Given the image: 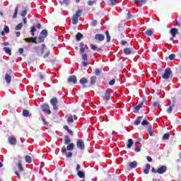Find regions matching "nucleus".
<instances>
[{"instance_id":"57","label":"nucleus","mask_w":181,"mask_h":181,"mask_svg":"<svg viewBox=\"0 0 181 181\" xmlns=\"http://www.w3.org/2000/svg\"><path fill=\"white\" fill-rule=\"evenodd\" d=\"M50 54V52H47L45 55H44V59H47Z\"/></svg>"},{"instance_id":"32","label":"nucleus","mask_w":181,"mask_h":181,"mask_svg":"<svg viewBox=\"0 0 181 181\" xmlns=\"http://www.w3.org/2000/svg\"><path fill=\"white\" fill-rule=\"evenodd\" d=\"M35 32H36V26L33 25L30 28L31 36H35Z\"/></svg>"},{"instance_id":"14","label":"nucleus","mask_w":181,"mask_h":181,"mask_svg":"<svg viewBox=\"0 0 181 181\" xmlns=\"http://www.w3.org/2000/svg\"><path fill=\"white\" fill-rule=\"evenodd\" d=\"M10 145H16V137L14 136H10L8 138Z\"/></svg>"},{"instance_id":"15","label":"nucleus","mask_w":181,"mask_h":181,"mask_svg":"<svg viewBox=\"0 0 181 181\" xmlns=\"http://www.w3.org/2000/svg\"><path fill=\"white\" fill-rule=\"evenodd\" d=\"M136 166H138V163L136 160H134L133 162L129 163L127 168L128 169H135Z\"/></svg>"},{"instance_id":"21","label":"nucleus","mask_w":181,"mask_h":181,"mask_svg":"<svg viewBox=\"0 0 181 181\" xmlns=\"http://www.w3.org/2000/svg\"><path fill=\"white\" fill-rule=\"evenodd\" d=\"M132 145H134V140L132 139H129L127 143V146L129 149L132 148Z\"/></svg>"},{"instance_id":"49","label":"nucleus","mask_w":181,"mask_h":181,"mask_svg":"<svg viewBox=\"0 0 181 181\" xmlns=\"http://www.w3.org/2000/svg\"><path fill=\"white\" fill-rule=\"evenodd\" d=\"M70 3V0H63V1H61V5H63V4H64L65 5H69V4Z\"/></svg>"},{"instance_id":"34","label":"nucleus","mask_w":181,"mask_h":181,"mask_svg":"<svg viewBox=\"0 0 181 181\" xmlns=\"http://www.w3.org/2000/svg\"><path fill=\"white\" fill-rule=\"evenodd\" d=\"M22 28H23V23H20L18 25H17L15 28L16 30H21L22 29Z\"/></svg>"},{"instance_id":"25","label":"nucleus","mask_w":181,"mask_h":181,"mask_svg":"<svg viewBox=\"0 0 181 181\" xmlns=\"http://www.w3.org/2000/svg\"><path fill=\"white\" fill-rule=\"evenodd\" d=\"M83 37H84V36L83 35V34H81V33H78L76 35V39L78 42H80V40H81V39H83Z\"/></svg>"},{"instance_id":"59","label":"nucleus","mask_w":181,"mask_h":181,"mask_svg":"<svg viewBox=\"0 0 181 181\" xmlns=\"http://www.w3.org/2000/svg\"><path fill=\"white\" fill-rule=\"evenodd\" d=\"M134 151L135 152H141V147H135Z\"/></svg>"},{"instance_id":"33","label":"nucleus","mask_w":181,"mask_h":181,"mask_svg":"<svg viewBox=\"0 0 181 181\" xmlns=\"http://www.w3.org/2000/svg\"><path fill=\"white\" fill-rule=\"evenodd\" d=\"M108 4L110 6H115L117 5V0H109Z\"/></svg>"},{"instance_id":"2","label":"nucleus","mask_w":181,"mask_h":181,"mask_svg":"<svg viewBox=\"0 0 181 181\" xmlns=\"http://www.w3.org/2000/svg\"><path fill=\"white\" fill-rule=\"evenodd\" d=\"M81 13H83V10L78 9L76 11L75 15L72 16V23L73 25H77L78 23V18L81 16Z\"/></svg>"},{"instance_id":"26","label":"nucleus","mask_w":181,"mask_h":181,"mask_svg":"<svg viewBox=\"0 0 181 181\" xmlns=\"http://www.w3.org/2000/svg\"><path fill=\"white\" fill-rule=\"evenodd\" d=\"M18 168L19 172H23V167L22 166V160H21L18 161Z\"/></svg>"},{"instance_id":"62","label":"nucleus","mask_w":181,"mask_h":181,"mask_svg":"<svg viewBox=\"0 0 181 181\" xmlns=\"http://www.w3.org/2000/svg\"><path fill=\"white\" fill-rule=\"evenodd\" d=\"M80 169H81V166H80L78 164H77V165H76V171L77 172L81 171Z\"/></svg>"},{"instance_id":"30","label":"nucleus","mask_w":181,"mask_h":181,"mask_svg":"<svg viewBox=\"0 0 181 181\" xmlns=\"http://www.w3.org/2000/svg\"><path fill=\"white\" fill-rule=\"evenodd\" d=\"M105 33L106 35L107 42H111V36H110V32H108V30H105Z\"/></svg>"},{"instance_id":"12","label":"nucleus","mask_w":181,"mask_h":181,"mask_svg":"<svg viewBox=\"0 0 181 181\" xmlns=\"http://www.w3.org/2000/svg\"><path fill=\"white\" fill-rule=\"evenodd\" d=\"M142 107H144V102H141L139 105H136L134 107L133 112H134L135 114H137V112H139V110H141Z\"/></svg>"},{"instance_id":"18","label":"nucleus","mask_w":181,"mask_h":181,"mask_svg":"<svg viewBox=\"0 0 181 181\" xmlns=\"http://www.w3.org/2000/svg\"><path fill=\"white\" fill-rule=\"evenodd\" d=\"M178 30L177 28H173L170 30V33L173 37H176V35H177Z\"/></svg>"},{"instance_id":"54","label":"nucleus","mask_w":181,"mask_h":181,"mask_svg":"<svg viewBox=\"0 0 181 181\" xmlns=\"http://www.w3.org/2000/svg\"><path fill=\"white\" fill-rule=\"evenodd\" d=\"M86 52V47H81V49H80V53L81 54H84V52Z\"/></svg>"},{"instance_id":"40","label":"nucleus","mask_w":181,"mask_h":181,"mask_svg":"<svg viewBox=\"0 0 181 181\" xmlns=\"http://www.w3.org/2000/svg\"><path fill=\"white\" fill-rule=\"evenodd\" d=\"M95 4H97V1H95V0L88 1V5L89 6H93V5H95Z\"/></svg>"},{"instance_id":"4","label":"nucleus","mask_w":181,"mask_h":181,"mask_svg":"<svg viewBox=\"0 0 181 181\" xmlns=\"http://www.w3.org/2000/svg\"><path fill=\"white\" fill-rule=\"evenodd\" d=\"M170 76H172V70L170 68H167L162 75V78L164 80H169V78H170Z\"/></svg>"},{"instance_id":"11","label":"nucleus","mask_w":181,"mask_h":181,"mask_svg":"<svg viewBox=\"0 0 181 181\" xmlns=\"http://www.w3.org/2000/svg\"><path fill=\"white\" fill-rule=\"evenodd\" d=\"M68 83H72L73 84L77 83V77L74 75L70 76L67 79Z\"/></svg>"},{"instance_id":"56","label":"nucleus","mask_w":181,"mask_h":181,"mask_svg":"<svg viewBox=\"0 0 181 181\" xmlns=\"http://www.w3.org/2000/svg\"><path fill=\"white\" fill-rule=\"evenodd\" d=\"M42 121L44 122V125H49V123L46 122V119H45V117H42Z\"/></svg>"},{"instance_id":"17","label":"nucleus","mask_w":181,"mask_h":181,"mask_svg":"<svg viewBox=\"0 0 181 181\" xmlns=\"http://www.w3.org/2000/svg\"><path fill=\"white\" fill-rule=\"evenodd\" d=\"M105 100L107 101V103L111 100V93L108 92V90H106L105 92Z\"/></svg>"},{"instance_id":"63","label":"nucleus","mask_w":181,"mask_h":181,"mask_svg":"<svg viewBox=\"0 0 181 181\" xmlns=\"http://www.w3.org/2000/svg\"><path fill=\"white\" fill-rule=\"evenodd\" d=\"M146 159H147L148 162H152V157H151V156H147V157H146Z\"/></svg>"},{"instance_id":"64","label":"nucleus","mask_w":181,"mask_h":181,"mask_svg":"<svg viewBox=\"0 0 181 181\" xmlns=\"http://www.w3.org/2000/svg\"><path fill=\"white\" fill-rule=\"evenodd\" d=\"M18 52L20 53V54H23V48H20V49H18Z\"/></svg>"},{"instance_id":"53","label":"nucleus","mask_w":181,"mask_h":181,"mask_svg":"<svg viewBox=\"0 0 181 181\" xmlns=\"http://www.w3.org/2000/svg\"><path fill=\"white\" fill-rule=\"evenodd\" d=\"M115 84V79H112L109 82V86H114Z\"/></svg>"},{"instance_id":"20","label":"nucleus","mask_w":181,"mask_h":181,"mask_svg":"<svg viewBox=\"0 0 181 181\" xmlns=\"http://www.w3.org/2000/svg\"><path fill=\"white\" fill-rule=\"evenodd\" d=\"M3 50L4 52H5V53H6V54H8V56H12V50L11 49V48L5 47L3 48Z\"/></svg>"},{"instance_id":"19","label":"nucleus","mask_w":181,"mask_h":181,"mask_svg":"<svg viewBox=\"0 0 181 181\" xmlns=\"http://www.w3.org/2000/svg\"><path fill=\"white\" fill-rule=\"evenodd\" d=\"M123 52L124 53V54H126L127 56L129 55V54H132V49L131 48L129 47H126L123 49Z\"/></svg>"},{"instance_id":"46","label":"nucleus","mask_w":181,"mask_h":181,"mask_svg":"<svg viewBox=\"0 0 181 181\" xmlns=\"http://www.w3.org/2000/svg\"><path fill=\"white\" fill-rule=\"evenodd\" d=\"M98 23L97 20H94L90 23V26H97Z\"/></svg>"},{"instance_id":"47","label":"nucleus","mask_w":181,"mask_h":181,"mask_svg":"<svg viewBox=\"0 0 181 181\" xmlns=\"http://www.w3.org/2000/svg\"><path fill=\"white\" fill-rule=\"evenodd\" d=\"M148 132L151 136H153V129H152V128L148 129Z\"/></svg>"},{"instance_id":"31","label":"nucleus","mask_w":181,"mask_h":181,"mask_svg":"<svg viewBox=\"0 0 181 181\" xmlns=\"http://www.w3.org/2000/svg\"><path fill=\"white\" fill-rule=\"evenodd\" d=\"M141 119H142V116L138 117L134 121V125H139V124H141Z\"/></svg>"},{"instance_id":"41","label":"nucleus","mask_w":181,"mask_h":181,"mask_svg":"<svg viewBox=\"0 0 181 181\" xmlns=\"http://www.w3.org/2000/svg\"><path fill=\"white\" fill-rule=\"evenodd\" d=\"M81 56H82V59H83V60H84V62H87V60H88L87 54H86V53L81 54Z\"/></svg>"},{"instance_id":"55","label":"nucleus","mask_w":181,"mask_h":181,"mask_svg":"<svg viewBox=\"0 0 181 181\" xmlns=\"http://www.w3.org/2000/svg\"><path fill=\"white\" fill-rule=\"evenodd\" d=\"M127 43H128V42L122 40L121 42H120V45H122V46H124L125 45H127Z\"/></svg>"},{"instance_id":"23","label":"nucleus","mask_w":181,"mask_h":181,"mask_svg":"<svg viewBox=\"0 0 181 181\" xmlns=\"http://www.w3.org/2000/svg\"><path fill=\"white\" fill-rule=\"evenodd\" d=\"M149 169H151V165L150 164H146V168L143 171L144 175H148L149 174Z\"/></svg>"},{"instance_id":"10","label":"nucleus","mask_w":181,"mask_h":181,"mask_svg":"<svg viewBox=\"0 0 181 181\" xmlns=\"http://www.w3.org/2000/svg\"><path fill=\"white\" fill-rule=\"evenodd\" d=\"M37 39V37H28V38H25L24 40L25 42H27V43H35V45H37V41H36Z\"/></svg>"},{"instance_id":"7","label":"nucleus","mask_w":181,"mask_h":181,"mask_svg":"<svg viewBox=\"0 0 181 181\" xmlns=\"http://www.w3.org/2000/svg\"><path fill=\"white\" fill-rule=\"evenodd\" d=\"M12 80V70H9L6 73L5 81L7 84H11Z\"/></svg>"},{"instance_id":"42","label":"nucleus","mask_w":181,"mask_h":181,"mask_svg":"<svg viewBox=\"0 0 181 181\" xmlns=\"http://www.w3.org/2000/svg\"><path fill=\"white\" fill-rule=\"evenodd\" d=\"M26 15H28V10H24V11H21V16H22L23 18H25V16H26Z\"/></svg>"},{"instance_id":"27","label":"nucleus","mask_w":181,"mask_h":181,"mask_svg":"<svg viewBox=\"0 0 181 181\" xmlns=\"http://www.w3.org/2000/svg\"><path fill=\"white\" fill-rule=\"evenodd\" d=\"M77 175H78V177H80L81 179H84L86 177V174L84 173V172H83L81 170L78 171Z\"/></svg>"},{"instance_id":"52","label":"nucleus","mask_w":181,"mask_h":181,"mask_svg":"<svg viewBox=\"0 0 181 181\" xmlns=\"http://www.w3.org/2000/svg\"><path fill=\"white\" fill-rule=\"evenodd\" d=\"M148 120L146 119H144L142 122H141V125H143L144 127H145L146 125H148Z\"/></svg>"},{"instance_id":"38","label":"nucleus","mask_w":181,"mask_h":181,"mask_svg":"<svg viewBox=\"0 0 181 181\" xmlns=\"http://www.w3.org/2000/svg\"><path fill=\"white\" fill-rule=\"evenodd\" d=\"M170 138V134L169 133H165L163 137H162V139L163 140H168Z\"/></svg>"},{"instance_id":"16","label":"nucleus","mask_w":181,"mask_h":181,"mask_svg":"<svg viewBox=\"0 0 181 181\" xmlns=\"http://www.w3.org/2000/svg\"><path fill=\"white\" fill-rule=\"evenodd\" d=\"M90 47L92 50H93V52H101V50H103L101 47H98L97 45L93 44L90 45Z\"/></svg>"},{"instance_id":"44","label":"nucleus","mask_w":181,"mask_h":181,"mask_svg":"<svg viewBox=\"0 0 181 181\" xmlns=\"http://www.w3.org/2000/svg\"><path fill=\"white\" fill-rule=\"evenodd\" d=\"M173 110V105H171V106H170L169 107H168V109H167V112H168V114H172Z\"/></svg>"},{"instance_id":"9","label":"nucleus","mask_w":181,"mask_h":181,"mask_svg":"<svg viewBox=\"0 0 181 181\" xmlns=\"http://www.w3.org/2000/svg\"><path fill=\"white\" fill-rule=\"evenodd\" d=\"M80 84H81L83 88H87V87H90V84L88 85V79L86 78H81L79 81Z\"/></svg>"},{"instance_id":"1","label":"nucleus","mask_w":181,"mask_h":181,"mask_svg":"<svg viewBox=\"0 0 181 181\" xmlns=\"http://www.w3.org/2000/svg\"><path fill=\"white\" fill-rule=\"evenodd\" d=\"M168 170V167L166 165H160L157 170L155 168H151L152 173H158V175H163V173H166Z\"/></svg>"},{"instance_id":"8","label":"nucleus","mask_w":181,"mask_h":181,"mask_svg":"<svg viewBox=\"0 0 181 181\" xmlns=\"http://www.w3.org/2000/svg\"><path fill=\"white\" fill-rule=\"evenodd\" d=\"M41 110L43 111V112H47L49 115L52 114V111L50 110V106H49V104L47 103L41 105Z\"/></svg>"},{"instance_id":"39","label":"nucleus","mask_w":181,"mask_h":181,"mask_svg":"<svg viewBox=\"0 0 181 181\" xmlns=\"http://www.w3.org/2000/svg\"><path fill=\"white\" fill-rule=\"evenodd\" d=\"M23 117H29V110L23 109Z\"/></svg>"},{"instance_id":"5","label":"nucleus","mask_w":181,"mask_h":181,"mask_svg":"<svg viewBox=\"0 0 181 181\" xmlns=\"http://www.w3.org/2000/svg\"><path fill=\"white\" fill-rule=\"evenodd\" d=\"M76 146L80 151H84V149H86V144H84V141L81 139H77Z\"/></svg>"},{"instance_id":"22","label":"nucleus","mask_w":181,"mask_h":181,"mask_svg":"<svg viewBox=\"0 0 181 181\" xmlns=\"http://www.w3.org/2000/svg\"><path fill=\"white\" fill-rule=\"evenodd\" d=\"M97 81V76H91L89 86H94Z\"/></svg>"},{"instance_id":"58","label":"nucleus","mask_w":181,"mask_h":181,"mask_svg":"<svg viewBox=\"0 0 181 181\" xmlns=\"http://www.w3.org/2000/svg\"><path fill=\"white\" fill-rule=\"evenodd\" d=\"M132 18V14L131 13H127V19H131Z\"/></svg>"},{"instance_id":"37","label":"nucleus","mask_w":181,"mask_h":181,"mask_svg":"<svg viewBox=\"0 0 181 181\" xmlns=\"http://www.w3.org/2000/svg\"><path fill=\"white\" fill-rule=\"evenodd\" d=\"M145 35L147 36H152L153 35V31L152 30H147L145 31Z\"/></svg>"},{"instance_id":"3","label":"nucleus","mask_w":181,"mask_h":181,"mask_svg":"<svg viewBox=\"0 0 181 181\" xmlns=\"http://www.w3.org/2000/svg\"><path fill=\"white\" fill-rule=\"evenodd\" d=\"M45 37H47V30H42L38 37V43H43Z\"/></svg>"},{"instance_id":"24","label":"nucleus","mask_w":181,"mask_h":181,"mask_svg":"<svg viewBox=\"0 0 181 181\" xmlns=\"http://www.w3.org/2000/svg\"><path fill=\"white\" fill-rule=\"evenodd\" d=\"M71 142V140L70 139V136L68 135L64 136V144L65 145H69Z\"/></svg>"},{"instance_id":"6","label":"nucleus","mask_w":181,"mask_h":181,"mask_svg":"<svg viewBox=\"0 0 181 181\" xmlns=\"http://www.w3.org/2000/svg\"><path fill=\"white\" fill-rule=\"evenodd\" d=\"M59 103V101L57 100V98L54 97L50 100V104L53 107V110L55 111L57 110L59 107L57 106V104Z\"/></svg>"},{"instance_id":"61","label":"nucleus","mask_w":181,"mask_h":181,"mask_svg":"<svg viewBox=\"0 0 181 181\" xmlns=\"http://www.w3.org/2000/svg\"><path fill=\"white\" fill-rule=\"evenodd\" d=\"M39 78H40V80H45V76H43V74H39Z\"/></svg>"},{"instance_id":"48","label":"nucleus","mask_w":181,"mask_h":181,"mask_svg":"<svg viewBox=\"0 0 181 181\" xmlns=\"http://www.w3.org/2000/svg\"><path fill=\"white\" fill-rule=\"evenodd\" d=\"M73 156V153L71 152H67L66 153V158H71Z\"/></svg>"},{"instance_id":"51","label":"nucleus","mask_w":181,"mask_h":181,"mask_svg":"<svg viewBox=\"0 0 181 181\" xmlns=\"http://www.w3.org/2000/svg\"><path fill=\"white\" fill-rule=\"evenodd\" d=\"M95 74L96 76H100V74H101V71H100L98 69H95Z\"/></svg>"},{"instance_id":"45","label":"nucleus","mask_w":181,"mask_h":181,"mask_svg":"<svg viewBox=\"0 0 181 181\" xmlns=\"http://www.w3.org/2000/svg\"><path fill=\"white\" fill-rule=\"evenodd\" d=\"M175 57H176V55L175 54H171L169 55L168 59L169 60H175Z\"/></svg>"},{"instance_id":"50","label":"nucleus","mask_w":181,"mask_h":181,"mask_svg":"<svg viewBox=\"0 0 181 181\" xmlns=\"http://www.w3.org/2000/svg\"><path fill=\"white\" fill-rule=\"evenodd\" d=\"M4 30L5 33H9V27H8V25H5Z\"/></svg>"},{"instance_id":"60","label":"nucleus","mask_w":181,"mask_h":181,"mask_svg":"<svg viewBox=\"0 0 181 181\" xmlns=\"http://www.w3.org/2000/svg\"><path fill=\"white\" fill-rule=\"evenodd\" d=\"M153 107H159V103L158 102H154L153 103Z\"/></svg>"},{"instance_id":"43","label":"nucleus","mask_w":181,"mask_h":181,"mask_svg":"<svg viewBox=\"0 0 181 181\" xmlns=\"http://www.w3.org/2000/svg\"><path fill=\"white\" fill-rule=\"evenodd\" d=\"M17 16H18V7H16L15 11L13 16V19H16Z\"/></svg>"},{"instance_id":"13","label":"nucleus","mask_w":181,"mask_h":181,"mask_svg":"<svg viewBox=\"0 0 181 181\" xmlns=\"http://www.w3.org/2000/svg\"><path fill=\"white\" fill-rule=\"evenodd\" d=\"M105 39L104 35L102 34H96L95 35V40H98V42H103Z\"/></svg>"},{"instance_id":"28","label":"nucleus","mask_w":181,"mask_h":181,"mask_svg":"<svg viewBox=\"0 0 181 181\" xmlns=\"http://www.w3.org/2000/svg\"><path fill=\"white\" fill-rule=\"evenodd\" d=\"M67 151H73L74 149V143H69L68 146H66Z\"/></svg>"},{"instance_id":"29","label":"nucleus","mask_w":181,"mask_h":181,"mask_svg":"<svg viewBox=\"0 0 181 181\" xmlns=\"http://www.w3.org/2000/svg\"><path fill=\"white\" fill-rule=\"evenodd\" d=\"M25 160L26 163H32V156H25Z\"/></svg>"},{"instance_id":"35","label":"nucleus","mask_w":181,"mask_h":181,"mask_svg":"<svg viewBox=\"0 0 181 181\" xmlns=\"http://www.w3.org/2000/svg\"><path fill=\"white\" fill-rule=\"evenodd\" d=\"M68 124H71V122H74V119L73 118V115H69V117L66 119Z\"/></svg>"},{"instance_id":"36","label":"nucleus","mask_w":181,"mask_h":181,"mask_svg":"<svg viewBox=\"0 0 181 181\" xmlns=\"http://www.w3.org/2000/svg\"><path fill=\"white\" fill-rule=\"evenodd\" d=\"M134 2H135V4H138L139 5L146 4V1H145V0H134Z\"/></svg>"}]
</instances>
